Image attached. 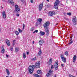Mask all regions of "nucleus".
<instances>
[{"instance_id": "7", "label": "nucleus", "mask_w": 77, "mask_h": 77, "mask_svg": "<svg viewBox=\"0 0 77 77\" xmlns=\"http://www.w3.org/2000/svg\"><path fill=\"white\" fill-rule=\"evenodd\" d=\"M41 64V62H37L35 63V67L37 68H39L40 67V65Z\"/></svg>"}, {"instance_id": "3", "label": "nucleus", "mask_w": 77, "mask_h": 77, "mask_svg": "<svg viewBox=\"0 0 77 77\" xmlns=\"http://www.w3.org/2000/svg\"><path fill=\"white\" fill-rule=\"evenodd\" d=\"M59 4V0H57L54 4V8L57 9H58V6Z\"/></svg>"}, {"instance_id": "38", "label": "nucleus", "mask_w": 77, "mask_h": 77, "mask_svg": "<svg viewBox=\"0 0 77 77\" xmlns=\"http://www.w3.org/2000/svg\"><path fill=\"white\" fill-rule=\"evenodd\" d=\"M65 66V65H64V64H61V66L62 67H64V66Z\"/></svg>"}, {"instance_id": "21", "label": "nucleus", "mask_w": 77, "mask_h": 77, "mask_svg": "<svg viewBox=\"0 0 77 77\" xmlns=\"http://www.w3.org/2000/svg\"><path fill=\"white\" fill-rule=\"evenodd\" d=\"M42 54V51L41 49H39V51L38 52V55L39 56L41 55Z\"/></svg>"}, {"instance_id": "52", "label": "nucleus", "mask_w": 77, "mask_h": 77, "mask_svg": "<svg viewBox=\"0 0 77 77\" xmlns=\"http://www.w3.org/2000/svg\"><path fill=\"white\" fill-rule=\"evenodd\" d=\"M35 33V31H34L33 32V33Z\"/></svg>"}, {"instance_id": "55", "label": "nucleus", "mask_w": 77, "mask_h": 77, "mask_svg": "<svg viewBox=\"0 0 77 77\" xmlns=\"http://www.w3.org/2000/svg\"><path fill=\"white\" fill-rule=\"evenodd\" d=\"M0 32H1V29H0Z\"/></svg>"}, {"instance_id": "48", "label": "nucleus", "mask_w": 77, "mask_h": 77, "mask_svg": "<svg viewBox=\"0 0 77 77\" xmlns=\"http://www.w3.org/2000/svg\"><path fill=\"white\" fill-rule=\"evenodd\" d=\"M3 2H7L6 1H5V0H3Z\"/></svg>"}, {"instance_id": "5", "label": "nucleus", "mask_w": 77, "mask_h": 77, "mask_svg": "<svg viewBox=\"0 0 77 77\" xmlns=\"http://www.w3.org/2000/svg\"><path fill=\"white\" fill-rule=\"evenodd\" d=\"M42 21V19L38 18L37 19V22L36 23L37 25H39L41 23V22Z\"/></svg>"}, {"instance_id": "15", "label": "nucleus", "mask_w": 77, "mask_h": 77, "mask_svg": "<svg viewBox=\"0 0 77 77\" xmlns=\"http://www.w3.org/2000/svg\"><path fill=\"white\" fill-rule=\"evenodd\" d=\"M43 42H44V41L42 40L39 42V44L40 45H42L43 44Z\"/></svg>"}, {"instance_id": "4", "label": "nucleus", "mask_w": 77, "mask_h": 77, "mask_svg": "<svg viewBox=\"0 0 77 77\" xmlns=\"http://www.w3.org/2000/svg\"><path fill=\"white\" fill-rule=\"evenodd\" d=\"M15 9L16 11V12L17 13H18L20 12V8H19V7L18 5H16L15 6Z\"/></svg>"}, {"instance_id": "22", "label": "nucleus", "mask_w": 77, "mask_h": 77, "mask_svg": "<svg viewBox=\"0 0 77 77\" xmlns=\"http://www.w3.org/2000/svg\"><path fill=\"white\" fill-rule=\"evenodd\" d=\"M8 2L10 3H11V4H12L14 3V1L12 0H8Z\"/></svg>"}, {"instance_id": "23", "label": "nucleus", "mask_w": 77, "mask_h": 77, "mask_svg": "<svg viewBox=\"0 0 77 77\" xmlns=\"http://www.w3.org/2000/svg\"><path fill=\"white\" fill-rule=\"evenodd\" d=\"M33 75L34 76V77H39V75L36 74H33Z\"/></svg>"}, {"instance_id": "12", "label": "nucleus", "mask_w": 77, "mask_h": 77, "mask_svg": "<svg viewBox=\"0 0 77 77\" xmlns=\"http://www.w3.org/2000/svg\"><path fill=\"white\" fill-rule=\"evenodd\" d=\"M52 59H50L49 60L48 62V64L49 65L51 64V63H52Z\"/></svg>"}, {"instance_id": "28", "label": "nucleus", "mask_w": 77, "mask_h": 77, "mask_svg": "<svg viewBox=\"0 0 77 77\" xmlns=\"http://www.w3.org/2000/svg\"><path fill=\"white\" fill-rule=\"evenodd\" d=\"M18 30L19 33H21V32H22V30L20 29V28H18Z\"/></svg>"}, {"instance_id": "29", "label": "nucleus", "mask_w": 77, "mask_h": 77, "mask_svg": "<svg viewBox=\"0 0 77 77\" xmlns=\"http://www.w3.org/2000/svg\"><path fill=\"white\" fill-rule=\"evenodd\" d=\"M2 53H5V49L3 48L2 50Z\"/></svg>"}, {"instance_id": "34", "label": "nucleus", "mask_w": 77, "mask_h": 77, "mask_svg": "<svg viewBox=\"0 0 77 77\" xmlns=\"http://www.w3.org/2000/svg\"><path fill=\"white\" fill-rule=\"evenodd\" d=\"M36 60V57L33 58L32 59V60Z\"/></svg>"}, {"instance_id": "8", "label": "nucleus", "mask_w": 77, "mask_h": 77, "mask_svg": "<svg viewBox=\"0 0 77 77\" xmlns=\"http://www.w3.org/2000/svg\"><path fill=\"white\" fill-rule=\"evenodd\" d=\"M55 15V13L54 11H50L49 13V16L51 17L53 15Z\"/></svg>"}, {"instance_id": "1", "label": "nucleus", "mask_w": 77, "mask_h": 77, "mask_svg": "<svg viewBox=\"0 0 77 77\" xmlns=\"http://www.w3.org/2000/svg\"><path fill=\"white\" fill-rule=\"evenodd\" d=\"M50 25V22H47L45 23H44L43 24V26L45 29V31L46 33L47 36H48L49 34H50V32L48 29V26Z\"/></svg>"}, {"instance_id": "26", "label": "nucleus", "mask_w": 77, "mask_h": 77, "mask_svg": "<svg viewBox=\"0 0 77 77\" xmlns=\"http://www.w3.org/2000/svg\"><path fill=\"white\" fill-rule=\"evenodd\" d=\"M38 74H41V72H42L40 70H38L37 72Z\"/></svg>"}, {"instance_id": "25", "label": "nucleus", "mask_w": 77, "mask_h": 77, "mask_svg": "<svg viewBox=\"0 0 77 77\" xmlns=\"http://www.w3.org/2000/svg\"><path fill=\"white\" fill-rule=\"evenodd\" d=\"M15 34H16V35H17V36H18V35H19V32L17 31H15Z\"/></svg>"}, {"instance_id": "9", "label": "nucleus", "mask_w": 77, "mask_h": 77, "mask_svg": "<svg viewBox=\"0 0 77 77\" xmlns=\"http://www.w3.org/2000/svg\"><path fill=\"white\" fill-rule=\"evenodd\" d=\"M41 4H40L39 5V7L38 8L39 10V11H41V10H42V7H43V3H41Z\"/></svg>"}, {"instance_id": "56", "label": "nucleus", "mask_w": 77, "mask_h": 77, "mask_svg": "<svg viewBox=\"0 0 77 77\" xmlns=\"http://www.w3.org/2000/svg\"><path fill=\"white\" fill-rule=\"evenodd\" d=\"M66 3H67V2H66Z\"/></svg>"}, {"instance_id": "37", "label": "nucleus", "mask_w": 77, "mask_h": 77, "mask_svg": "<svg viewBox=\"0 0 77 77\" xmlns=\"http://www.w3.org/2000/svg\"><path fill=\"white\" fill-rule=\"evenodd\" d=\"M16 15L17 16V17H19V16H20V14H17Z\"/></svg>"}, {"instance_id": "50", "label": "nucleus", "mask_w": 77, "mask_h": 77, "mask_svg": "<svg viewBox=\"0 0 77 77\" xmlns=\"http://www.w3.org/2000/svg\"><path fill=\"white\" fill-rule=\"evenodd\" d=\"M34 42V41H33L32 42V44H34V42Z\"/></svg>"}, {"instance_id": "51", "label": "nucleus", "mask_w": 77, "mask_h": 77, "mask_svg": "<svg viewBox=\"0 0 77 77\" xmlns=\"http://www.w3.org/2000/svg\"><path fill=\"white\" fill-rule=\"evenodd\" d=\"M46 1H47V2H49V0H46Z\"/></svg>"}, {"instance_id": "43", "label": "nucleus", "mask_w": 77, "mask_h": 77, "mask_svg": "<svg viewBox=\"0 0 77 77\" xmlns=\"http://www.w3.org/2000/svg\"><path fill=\"white\" fill-rule=\"evenodd\" d=\"M72 36H71V37H70V39H71V41L72 40Z\"/></svg>"}, {"instance_id": "6", "label": "nucleus", "mask_w": 77, "mask_h": 77, "mask_svg": "<svg viewBox=\"0 0 77 77\" xmlns=\"http://www.w3.org/2000/svg\"><path fill=\"white\" fill-rule=\"evenodd\" d=\"M53 72V70L51 69H50L49 71V73H48L46 74L47 77H49V76H50V75H51L52 72Z\"/></svg>"}, {"instance_id": "42", "label": "nucleus", "mask_w": 77, "mask_h": 77, "mask_svg": "<svg viewBox=\"0 0 77 77\" xmlns=\"http://www.w3.org/2000/svg\"><path fill=\"white\" fill-rule=\"evenodd\" d=\"M30 2H31V3H33V0H31Z\"/></svg>"}, {"instance_id": "18", "label": "nucleus", "mask_w": 77, "mask_h": 77, "mask_svg": "<svg viewBox=\"0 0 77 77\" xmlns=\"http://www.w3.org/2000/svg\"><path fill=\"white\" fill-rule=\"evenodd\" d=\"M62 60L63 62H64L65 63L66 62V58L64 57L63 58V59H62Z\"/></svg>"}, {"instance_id": "24", "label": "nucleus", "mask_w": 77, "mask_h": 77, "mask_svg": "<svg viewBox=\"0 0 77 77\" xmlns=\"http://www.w3.org/2000/svg\"><path fill=\"white\" fill-rule=\"evenodd\" d=\"M23 57L24 59H25L26 57V53H23Z\"/></svg>"}, {"instance_id": "45", "label": "nucleus", "mask_w": 77, "mask_h": 77, "mask_svg": "<svg viewBox=\"0 0 77 77\" xmlns=\"http://www.w3.org/2000/svg\"><path fill=\"white\" fill-rule=\"evenodd\" d=\"M29 54V52H26V54H27V55H28V54Z\"/></svg>"}, {"instance_id": "14", "label": "nucleus", "mask_w": 77, "mask_h": 77, "mask_svg": "<svg viewBox=\"0 0 77 77\" xmlns=\"http://www.w3.org/2000/svg\"><path fill=\"white\" fill-rule=\"evenodd\" d=\"M76 58H77V56H76L75 55L73 57V62H75V61L76 60Z\"/></svg>"}, {"instance_id": "16", "label": "nucleus", "mask_w": 77, "mask_h": 77, "mask_svg": "<svg viewBox=\"0 0 77 77\" xmlns=\"http://www.w3.org/2000/svg\"><path fill=\"white\" fill-rule=\"evenodd\" d=\"M6 71L7 72L8 75H9L10 74V72H9V69H6Z\"/></svg>"}, {"instance_id": "2", "label": "nucleus", "mask_w": 77, "mask_h": 77, "mask_svg": "<svg viewBox=\"0 0 77 77\" xmlns=\"http://www.w3.org/2000/svg\"><path fill=\"white\" fill-rule=\"evenodd\" d=\"M35 67V66L33 65L32 66H29V69L28 71H29V72L30 74H33V71L34 70V69Z\"/></svg>"}, {"instance_id": "17", "label": "nucleus", "mask_w": 77, "mask_h": 77, "mask_svg": "<svg viewBox=\"0 0 77 77\" xmlns=\"http://www.w3.org/2000/svg\"><path fill=\"white\" fill-rule=\"evenodd\" d=\"M20 50V49L18 48H16L15 49V52H16V53H17L18 51Z\"/></svg>"}, {"instance_id": "35", "label": "nucleus", "mask_w": 77, "mask_h": 77, "mask_svg": "<svg viewBox=\"0 0 77 77\" xmlns=\"http://www.w3.org/2000/svg\"><path fill=\"white\" fill-rule=\"evenodd\" d=\"M25 27V25H24V24L23 23V29H24Z\"/></svg>"}, {"instance_id": "20", "label": "nucleus", "mask_w": 77, "mask_h": 77, "mask_svg": "<svg viewBox=\"0 0 77 77\" xmlns=\"http://www.w3.org/2000/svg\"><path fill=\"white\" fill-rule=\"evenodd\" d=\"M40 33L41 34V36H43V35H45V32H43L42 31H41L40 32Z\"/></svg>"}, {"instance_id": "40", "label": "nucleus", "mask_w": 77, "mask_h": 77, "mask_svg": "<svg viewBox=\"0 0 77 77\" xmlns=\"http://www.w3.org/2000/svg\"><path fill=\"white\" fill-rule=\"evenodd\" d=\"M54 67H53V65H51V69H53Z\"/></svg>"}, {"instance_id": "49", "label": "nucleus", "mask_w": 77, "mask_h": 77, "mask_svg": "<svg viewBox=\"0 0 77 77\" xmlns=\"http://www.w3.org/2000/svg\"><path fill=\"white\" fill-rule=\"evenodd\" d=\"M13 43H14V42H15V40H13Z\"/></svg>"}, {"instance_id": "46", "label": "nucleus", "mask_w": 77, "mask_h": 77, "mask_svg": "<svg viewBox=\"0 0 77 77\" xmlns=\"http://www.w3.org/2000/svg\"><path fill=\"white\" fill-rule=\"evenodd\" d=\"M21 2H24V0H21Z\"/></svg>"}, {"instance_id": "27", "label": "nucleus", "mask_w": 77, "mask_h": 77, "mask_svg": "<svg viewBox=\"0 0 77 77\" xmlns=\"http://www.w3.org/2000/svg\"><path fill=\"white\" fill-rule=\"evenodd\" d=\"M55 67V71H57V70L58 69V67L57 66H54Z\"/></svg>"}, {"instance_id": "32", "label": "nucleus", "mask_w": 77, "mask_h": 77, "mask_svg": "<svg viewBox=\"0 0 77 77\" xmlns=\"http://www.w3.org/2000/svg\"><path fill=\"white\" fill-rule=\"evenodd\" d=\"M67 15H69V16H71V13H68Z\"/></svg>"}, {"instance_id": "39", "label": "nucleus", "mask_w": 77, "mask_h": 77, "mask_svg": "<svg viewBox=\"0 0 77 77\" xmlns=\"http://www.w3.org/2000/svg\"><path fill=\"white\" fill-rule=\"evenodd\" d=\"M13 48H10V50L11 51H13Z\"/></svg>"}, {"instance_id": "30", "label": "nucleus", "mask_w": 77, "mask_h": 77, "mask_svg": "<svg viewBox=\"0 0 77 77\" xmlns=\"http://www.w3.org/2000/svg\"><path fill=\"white\" fill-rule=\"evenodd\" d=\"M34 29H35V27H32V28H31V29H30V30L31 31H33L34 30Z\"/></svg>"}, {"instance_id": "41", "label": "nucleus", "mask_w": 77, "mask_h": 77, "mask_svg": "<svg viewBox=\"0 0 77 77\" xmlns=\"http://www.w3.org/2000/svg\"><path fill=\"white\" fill-rule=\"evenodd\" d=\"M38 32V30H36L35 31V32H36V33H37Z\"/></svg>"}, {"instance_id": "44", "label": "nucleus", "mask_w": 77, "mask_h": 77, "mask_svg": "<svg viewBox=\"0 0 77 77\" xmlns=\"http://www.w3.org/2000/svg\"><path fill=\"white\" fill-rule=\"evenodd\" d=\"M7 57H9V55L6 54Z\"/></svg>"}, {"instance_id": "36", "label": "nucleus", "mask_w": 77, "mask_h": 77, "mask_svg": "<svg viewBox=\"0 0 77 77\" xmlns=\"http://www.w3.org/2000/svg\"><path fill=\"white\" fill-rule=\"evenodd\" d=\"M73 42V41H72L71 42H69V44H72Z\"/></svg>"}, {"instance_id": "19", "label": "nucleus", "mask_w": 77, "mask_h": 77, "mask_svg": "<svg viewBox=\"0 0 77 77\" xmlns=\"http://www.w3.org/2000/svg\"><path fill=\"white\" fill-rule=\"evenodd\" d=\"M59 62H58V61H56V62L55 63V65L54 66H58V63Z\"/></svg>"}, {"instance_id": "47", "label": "nucleus", "mask_w": 77, "mask_h": 77, "mask_svg": "<svg viewBox=\"0 0 77 77\" xmlns=\"http://www.w3.org/2000/svg\"><path fill=\"white\" fill-rule=\"evenodd\" d=\"M14 45H15V43H13V45L14 46Z\"/></svg>"}, {"instance_id": "53", "label": "nucleus", "mask_w": 77, "mask_h": 77, "mask_svg": "<svg viewBox=\"0 0 77 77\" xmlns=\"http://www.w3.org/2000/svg\"><path fill=\"white\" fill-rule=\"evenodd\" d=\"M57 24H56L55 25V26H57Z\"/></svg>"}, {"instance_id": "33", "label": "nucleus", "mask_w": 77, "mask_h": 77, "mask_svg": "<svg viewBox=\"0 0 77 77\" xmlns=\"http://www.w3.org/2000/svg\"><path fill=\"white\" fill-rule=\"evenodd\" d=\"M60 57L61 58V59H63V58L64 57H63V54H61L60 55Z\"/></svg>"}, {"instance_id": "13", "label": "nucleus", "mask_w": 77, "mask_h": 77, "mask_svg": "<svg viewBox=\"0 0 77 77\" xmlns=\"http://www.w3.org/2000/svg\"><path fill=\"white\" fill-rule=\"evenodd\" d=\"M6 41L7 45H8V46H9V45H10V42H9V41L8 39H7Z\"/></svg>"}, {"instance_id": "57", "label": "nucleus", "mask_w": 77, "mask_h": 77, "mask_svg": "<svg viewBox=\"0 0 77 77\" xmlns=\"http://www.w3.org/2000/svg\"><path fill=\"white\" fill-rule=\"evenodd\" d=\"M2 8H3V7H2Z\"/></svg>"}, {"instance_id": "54", "label": "nucleus", "mask_w": 77, "mask_h": 77, "mask_svg": "<svg viewBox=\"0 0 77 77\" xmlns=\"http://www.w3.org/2000/svg\"><path fill=\"white\" fill-rule=\"evenodd\" d=\"M54 77H56V76H54Z\"/></svg>"}, {"instance_id": "31", "label": "nucleus", "mask_w": 77, "mask_h": 77, "mask_svg": "<svg viewBox=\"0 0 77 77\" xmlns=\"http://www.w3.org/2000/svg\"><path fill=\"white\" fill-rule=\"evenodd\" d=\"M65 54L67 56H68V51L66 52H65Z\"/></svg>"}, {"instance_id": "10", "label": "nucleus", "mask_w": 77, "mask_h": 77, "mask_svg": "<svg viewBox=\"0 0 77 77\" xmlns=\"http://www.w3.org/2000/svg\"><path fill=\"white\" fill-rule=\"evenodd\" d=\"M2 15L3 18H6V13H5V11H3L2 12Z\"/></svg>"}, {"instance_id": "11", "label": "nucleus", "mask_w": 77, "mask_h": 77, "mask_svg": "<svg viewBox=\"0 0 77 77\" xmlns=\"http://www.w3.org/2000/svg\"><path fill=\"white\" fill-rule=\"evenodd\" d=\"M77 20L75 18H74L73 20V24L74 25H76L77 24Z\"/></svg>"}]
</instances>
